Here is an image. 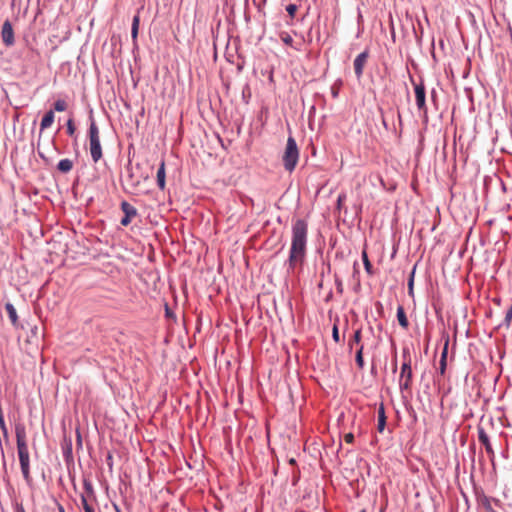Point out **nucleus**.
<instances>
[{"instance_id":"c756f323","label":"nucleus","mask_w":512,"mask_h":512,"mask_svg":"<svg viewBox=\"0 0 512 512\" xmlns=\"http://www.w3.org/2000/svg\"><path fill=\"white\" fill-rule=\"evenodd\" d=\"M286 11L288 12L289 16L291 18H294L295 16V13L297 11V6L295 4H289L287 7H286Z\"/></svg>"},{"instance_id":"a211bd4d","label":"nucleus","mask_w":512,"mask_h":512,"mask_svg":"<svg viewBox=\"0 0 512 512\" xmlns=\"http://www.w3.org/2000/svg\"><path fill=\"white\" fill-rule=\"evenodd\" d=\"M96 500L88 499L85 495H81V505L85 512H95L94 502Z\"/></svg>"},{"instance_id":"b1692460","label":"nucleus","mask_w":512,"mask_h":512,"mask_svg":"<svg viewBox=\"0 0 512 512\" xmlns=\"http://www.w3.org/2000/svg\"><path fill=\"white\" fill-rule=\"evenodd\" d=\"M67 102L63 99H58L54 102V110L57 112H63L67 109Z\"/></svg>"},{"instance_id":"f3484780","label":"nucleus","mask_w":512,"mask_h":512,"mask_svg":"<svg viewBox=\"0 0 512 512\" xmlns=\"http://www.w3.org/2000/svg\"><path fill=\"white\" fill-rule=\"evenodd\" d=\"M57 168L62 173H68L73 168V162L68 158L62 159L59 161Z\"/></svg>"},{"instance_id":"a19ab883","label":"nucleus","mask_w":512,"mask_h":512,"mask_svg":"<svg viewBox=\"0 0 512 512\" xmlns=\"http://www.w3.org/2000/svg\"><path fill=\"white\" fill-rule=\"evenodd\" d=\"M435 94H436V92H435V90H433L432 91V98H434Z\"/></svg>"},{"instance_id":"4468645a","label":"nucleus","mask_w":512,"mask_h":512,"mask_svg":"<svg viewBox=\"0 0 512 512\" xmlns=\"http://www.w3.org/2000/svg\"><path fill=\"white\" fill-rule=\"evenodd\" d=\"M165 162L162 160L157 171V184L163 190L165 188Z\"/></svg>"},{"instance_id":"c9c22d12","label":"nucleus","mask_w":512,"mask_h":512,"mask_svg":"<svg viewBox=\"0 0 512 512\" xmlns=\"http://www.w3.org/2000/svg\"><path fill=\"white\" fill-rule=\"evenodd\" d=\"M511 318H512V306H511V307H510V309L507 311L506 316H505V320H506L507 322H509V321L511 320Z\"/></svg>"},{"instance_id":"473e14b6","label":"nucleus","mask_w":512,"mask_h":512,"mask_svg":"<svg viewBox=\"0 0 512 512\" xmlns=\"http://www.w3.org/2000/svg\"><path fill=\"white\" fill-rule=\"evenodd\" d=\"M345 200H346V195L344 193L339 194V196L337 198V209L340 210L342 208V204Z\"/></svg>"},{"instance_id":"cd10ccee","label":"nucleus","mask_w":512,"mask_h":512,"mask_svg":"<svg viewBox=\"0 0 512 512\" xmlns=\"http://www.w3.org/2000/svg\"><path fill=\"white\" fill-rule=\"evenodd\" d=\"M448 344H449V339H447V340L445 341L444 348H443V350H442V352H441V358H440V360H441V361H446V360H447V355H448Z\"/></svg>"},{"instance_id":"aec40b11","label":"nucleus","mask_w":512,"mask_h":512,"mask_svg":"<svg viewBox=\"0 0 512 512\" xmlns=\"http://www.w3.org/2000/svg\"><path fill=\"white\" fill-rule=\"evenodd\" d=\"M360 342H361V329H357L354 332L352 339H350L348 342L349 351H351L353 349L354 344H357L360 346Z\"/></svg>"},{"instance_id":"9d476101","label":"nucleus","mask_w":512,"mask_h":512,"mask_svg":"<svg viewBox=\"0 0 512 512\" xmlns=\"http://www.w3.org/2000/svg\"><path fill=\"white\" fill-rule=\"evenodd\" d=\"M477 430H478L479 442L482 445H484L487 454L493 456L494 455V451H493V448L491 446L489 437H488L487 433L485 432L484 428L479 426Z\"/></svg>"},{"instance_id":"f704fd0d","label":"nucleus","mask_w":512,"mask_h":512,"mask_svg":"<svg viewBox=\"0 0 512 512\" xmlns=\"http://www.w3.org/2000/svg\"><path fill=\"white\" fill-rule=\"evenodd\" d=\"M446 365H447L446 361H441V360H440V363H439V371H440V373H441L442 375H443V374L445 373V371H446Z\"/></svg>"},{"instance_id":"0eeeda50","label":"nucleus","mask_w":512,"mask_h":512,"mask_svg":"<svg viewBox=\"0 0 512 512\" xmlns=\"http://www.w3.org/2000/svg\"><path fill=\"white\" fill-rule=\"evenodd\" d=\"M1 39L5 46L10 47L15 43L14 30L9 20L3 22L1 28Z\"/></svg>"},{"instance_id":"79ce46f5","label":"nucleus","mask_w":512,"mask_h":512,"mask_svg":"<svg viewBox=\"0 0 512 512\" xmlns=\"http://www.w3.org/2000/svg\"><path fill=\"white\" fill-rule=\"evenodd\" d=\"M360 512H366L365 510H361Z\"/></svg>"},{"instance_id":"e433bc0d","label":"nucleus","mask_w":512,"mask_h":512,"mask_svg":"<svg viewBox=\"0 0 512 512\" xmlns=\"http://www.w3.org/2000/svg\"><path fill=\"white\" fill-rule=\"evenodd\" d=\"M336 285H337L338 292L342 293L343 292L342 282L340 280L336 279Z\"/></svg>"},{"instance_id":"ddd939ff","label":"nucleus","mask_w":512,"mask_h":512,"mask_svg":"<svg viewBox=\"0 0 512 512\" xmlns=\"http://www.w3.org/2000/svg\"><path fill=\"white\" fill-rule=\"evenodd\" d=\"M386 426V415H385V409L384 405L381 404L378 409V424H377V430L378 432L382 433Z\"/></svg>"},{"instance_id":"6ab92c4d","label":"nucleus","mask_w":512,"mask_h":512,"mask_svg":"<svg viewBox=\"0 0 512 512\" xmlns=\"http://www.w3.org/2000/svg\"><path fill=\"white\" fill-rule=\"evenodd\" d=\"M397 319L401 327L407 328L409 325L408 319L406 317L404 308L402 306H398L397 308Z\"/></svg>"},{"instance_id":"1a4fd4ad","label":"nucleus","mask_w":512,"mask_h":512,"mask_svg":"<svg viewBox=\"0 0 512 512\" xmlns=\"http://www.w3.org/2000/svg\"><path fill=\"white\" fill-rule=\"evenodd\" d=\"M368 58H369V51L365 50L362 53H360L354 60V63H353L354 72L358 79H360L363 75L364 67L367 63Z\"/></svg>"},{"instance_id":"bb28decb","label":"nucleus","mask_w":512,"mask_h":512,"mask_svg":"<svg viewBox=\"0 0 512 512\" xmlns=\"http://www.w3.org/2000/svg\"><path fill=\"white\" fill-rule=\"evenodd\" d=\"M281 37V40L286 44V45H289V46H292L293 45V38L286 32H283L281 33L280 35Z\"/></svg>"},{"instance_id":"2f4dec72","label":"nucleus","mask_w":512,"mask_h":512,"mask_svg":"<svg viewBox=\"0 0 512 512\" xmlns=\"http://www.w3.org/2000/svg\"><path fill=\"white\" fill-rule=\"evenodd\" d=\"M332 337L335 342L338 343L340 341L339 330H338V326L336 324H334L333 329H332Z\"/></svg>"},{"instance_id":"ea45409f","label":"nucleus","mask_w":512,"mask_h":512,"mask_svg":"<svg viewBox=\"0 0 512 512\" xmlns=\"http://www.w3.org/2000/svg\"><path fill=\"white\" fill-rule=\"evenodd\" d=\"M58 510L59 512H65V509L62 505H59Z\"/></svg>"},{"instance_id":"f257e3e1","label":"nucleus","mask_w":512,"mask_h":512,"mask_svg":"<svg viewBox=\"0 0 512 512\" xmlns=\"http://www.w3.org/2000/svg\"><path fill=\"white\" fill-rule=\"evenodd\" d=\"M308 224L303 219H297L292 224V237L289 257L287 261L288 271H294L302 266L307 252Z\"/></svg>"},{"instance_id":"c85d7f7f","label":"nucleus","mask_w":512,"mask_h":512,"mask_svg":"<svg viewBox=\"0 0 512 512\" xmlns=\"http://www.w3.org/2000/svg\"><path fill=\"white\" fill-rule=\"evenodd\" d=\"M33 338L38 339V326L37 325H34L33 327H31V336L28 337L27 341L32 342Z\"/></svg>"},{"instance_id":"7ed1b4c3","label":"nucleus","mask_w":512,"mask_h":512,"mask_svg":"<svg viewBox=\"0 0 512 512\" xmlns=\"http://www.w3.org/2000/svg\"><path fill=\"white\" fill-rule=\"evenodd\" d=\"M88 137H89V150H90L91 158L94 163H97L102 158L103 154H102V147H101V143H100L99 129L94 120H92L90 123L89 130H88Z\"/></svg>"},{"instance_id":"20e7f679","label":"nucleus","mask_w":512,"mask_h":512,"mask_svg":"<svg viewBox=\"0 0 512 512\" xmlns=\"http://www.w3.org/2000/svg\"><path fill=\"white\" fill-rule=\"evenodd\" d=\"M299 159V150L295 139L290 136L287 139L286 148L282 157L283 165L286 171L292 172Z\"/></svg>"},{"instance_id":"dca6fc26","label":"nucleus","mask_w":512,"mask_h":512,"mask_svg":"<svg viewBox=\"0 0 512 512\" xmlns=\"http://www.w3.org/2000/svg\"><path fill=\"white\" fill-rule=\"evenodd\" d=\"M83 488H84V493L82 495H85L88 499L96 500L94 488L90 481L84 480Z\"/></svg>"},{"instance_id":"393cba45","label":"nucleus","mask_w":512,"mask_h":512,"mask_svg":"<svg viewBox=\"0 0 512 512\" xmlns=\"http://www.w3.org/2000/svg\"><path fill=\"white\" fill-rule=\"evenodd\" d=\"M415 270H416V267H414L413 270L411 271L410 276H409V280H408V292H409V295H413Z\"/></svg>"},{"instance_id":"f8f14e48","label":"nucleus","mask_w":512,"mask_h":512,"mask_svg":"<svg viewBox=\"0 0 512 512\" xmlns=\"http://www.w3.org/2000/svg\"><path fill=\"white\" fill-rule=\"evenodd\" d=\"M5 310L9 316V319L13 326L17 327L18 325V316L15 307L12 303H6L5 304Z\"/></svg>"},{"instance_id":"412c9836","label":"nucleus","mask_w":512,"mask_h":512,"mask_svg":"<svg viewBox=\"0 0 512 512\" xmlns=\"http://www.w3.org/2000/svg\"><path fill=\"white\" fill-rule=\"evenodd\" d=\"M140 18L139 15H135L132 21L131 37L133 40L137 39L139 29Z\"/></svg>"},{"instance_id":"4be33fe9","label":"nucleus","mask_w":512,"mask_h":512,"mask_svg":"<svg viewBox=\"0 0 512 512\" xmlns=\"http://www.w3.org/2000/svg\"><path fill=\"white\" fill-rule=\"evenodd\" d=\"M363 345H360L356 351L355 360L359 369L364 368V359H363Z\"/></svg>"},{"instance_id":"4c0bfd02","label":"nucleus","mask_w":512,"mask_h":512,"mask_svg":"<svg viewBox=\"0 0 512 512\" xmlns=\"http://www.w3.org/2000/svg\"><path fill=\"white\" fill-rule=\"evenodd\" d=\"M107 462H108V465L110 466V468L112 467V455L111 454H108L107 456Z\"/></svg>"},{"instance_id":"6e6552de","label":"nucleus","mask_w":512,"mask_h":512,"mask_svg":"<svg viewBox=\"0 0 512 512\" xmlns=\"http://www.w3.org/2000/svg\"><path fill=\"white\" fill-rule=\"evenodd\" d=\"M120 207L124 213V217L121 219V224L123 226H128L132 219L138 215L137 209L127 201H122Z\"/></svg>"},{"instance_id":"423d86ee","label":"nucleus","mask_w":512,"mask_h":512,"mask_svg":"<svg viewBox=\"0 0 512 512\" xmlns=\"http://www.w3.org/2000/svg\"><path fill=\"white\" fill-rule=\"evenodd\" d=\"M414 93L416 106L420 112L423 113L424 117H427V105H426V90L423 82L414 84Z\"/></svg>"},{"instance_id":"9b49d317","label":"nucleus","mask_w":512,"mask_h":512,"mask_svg":"<svg viewBox=\"0 0 512 512\" xmlns=\"http://www.w3.org/2000/svg\"><path fill=\"white\" fill-rule=\"evenodd\" d=\"M54 117L55 116H54L53 110H49L48 112H46L40 122V130L43 131V130L51 127V125L54 122Z\"/></svg>"},{"instance_id":"2eb2a0df","label":"nucleus","mask_w":512,"mask_h":512,"mask_svg":"<svg viewBox=\"0 0 512 512\" xmlns=\"http://www.w3.org/2000/svg\"><path fill=\"white\" fill-rule=\"evenodd\" d=\"M477 502L486 512H496L492 508L490 497L483 494L477 498Z\"/></svg>"},{"instance_id":"f03ea898","label":"nucleus","mask_w":512,"mask_h":512,"mask_svg":"<svg viewBox=\"0 0 512 512\" xmlns=\"http://www.w3.org/2000/svg\"><path fill=\"white\" fill-rule=\"evenodd\" d=\"M15 436L21 472L25 482L31 485L33 479L30 473V455L26 439V429L23 424H16Z\"/></svg>"},{"instance_id":"7c9ffc66","label":"nucleus","mask_w":512,"mask_h":512,"mask_svg":"<svg viewBox=\"0 0 512 512\" xmlns=\"http://www.w3.org/2000/svg\"><path fill=\"white\" fill-rule=\"evenodd\" d=\"M0 429H1V432H2L3 436L5 438H8V429H7V426H6L4 418L0 419Z\"/></svg>"},{"instance_id":"39448f33","label":"nucleus","mask_w":512,"mask_h":512,"mask_svg":"<svg viewBox=\"0 0 512 512\" xmlns=\"http://www.w3.org/2000/svg\"><path fill=\"white\" fill-rule=\"evenodd\" d=\"M412 385V369L410 359L406 360L401 367L399 387L401 391L410 390Z\"/></svg>"},{"instance_id":"72a5a7b5","label":"nucleus","mask_w":512,"mask_h":512,"mask_svg":"<svg viewBox=\"0 0 512 512\" xmlns=\"http://www.w3.org/2000/svg\"><path fill=\"white\" fill-rule=\"evenodd\" d=\"M344 440L346 443H353L354 441V435L352 433H347L345 436H344Z\"/></svg>"},{"instance_id":"5701e85b","label":"nucleus","mask_w":512,"mask_h":512,"mask_svg":"<svg viewBox=\"0 0 512 512\" xmlns=\"http://www.w3.org/2000/svg\"><path fill=\"white\" fill-rule=\"evenodd\" d=\"M361 257H362L364 268H365L366 272L368 274H372V265H371V262L369 261L368 254L365 249L362 251Z\"/></svg>"},{"instance_id":"a878e982","label":"nucleus","mask_w":512,"mask_h":512,"mask_svg":"<svg viewBox=\"0 0 512 512\" xmlns=\"http://www.w3.org/2000/svg\"><path fill=\"white\" fill-rule=\"evenodd\" d=\"M66 126H67V133H68V135L69 136H73L75 134L76 127L74 125V122H73L72 118L68 119Z\"/></svg>"},{"instance_id":"58836bf2","label":"nucleus","mask_w":512,"mask_h":512,"mask_svg":"<svg viewBox=\"0 0 512 512\" xmlns=\"http://www.w3.org/2000/svg\"><path fill=\"white\" fill-rule=\"evenodd\" d=\"M15 512H26V511H25V509L23 508V506H22V505H20V506H17V508H16V511H15Z\"/></svg>"}]
</instances>
